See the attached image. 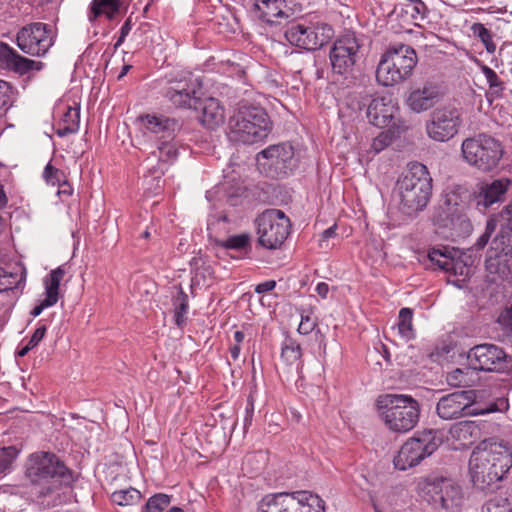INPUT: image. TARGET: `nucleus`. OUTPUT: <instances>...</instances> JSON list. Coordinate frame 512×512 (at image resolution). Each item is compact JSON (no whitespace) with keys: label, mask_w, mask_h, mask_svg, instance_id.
Instances as JSON below:
<instances>
[{"label":"nucleus","mask_w":512,"mask_h":512,"mask_svg":"<svg viewBox=\"0 0 512 512\" xmlns=\"http://www.w3.org/2000/svg\"><path fill=\"white\" fill-rule=\"evenodd\" d=\"M25 475L34 487L36 500L47 509L65 503L67 490L76 481L74 472L59 457L43 451L29 456Z\"/></svg>","instance_id":"f257e3e1"},{"label":"nucleus","mask_w":512,"mask_h":512,"mask_svg":"<svg viewBox=\"0 0 512 512\" xmlns=\"http://www.w3.org/2000/svg\"><path fill=\"white\" fill-rule=\"evenodd\" d=\"M512 467V452L502 444L483 440L472 451L469 475L473 487L480 491H493Z\"/></svg>","instance_id":"f03ea898"},{"label":"nucleus","mask_w":512,"mask_h":512,"mask_svg":"<svg viewBox=\"0 0 512 512\" xmlns=\"http://www.w3.org/2000/svg\"><path fill=\"white\" fill-rule=\"evenodd\" d=\"M271 131L270 117L259 106L242 105L229 118L228 137L233 142L252 145L262 142Z\"/></svg>","instance_id":"7ed1b4c3"},{"label":"nucleus","mask_w":512,"mask_h":512,"mask_svg":"<svg viewBox=\"0 0 512 512\" xmlns=\"http://www.w3.org/2000/svg\"><path fill=\"white\" fill-rule=\"evenodd\" d=\"M402 209L406 214L422 211L432 195V178L425 165L411 163L397 182Z\"/></svg>","instance_id":"20e7f679"},{"label":"nucleus","mask_w":512,"mask_h":512,"mask_svg":"<svg viewBox=\"0 0 512 512\" xmlns=\"http://www.w3.org/2000/svg\"><path fill=\"white\" fill-rule=\"evenodd\" d=\"M417 62L416 51L411 46L391 45L381 56L376 79L385 87L401 84L411 78Z\"/></svg>","instance_id":"39448f33"},{"label":"nucleus","mask_w":512,"mask_h":512,"mask_svg":"<svg viewBox=\"0 0 512 512\" xmlns=\"http://www.w3.org/2000/svg\"><path fill=\"white\" fill-rule=\"evenodd\" d=\"M377 408L386 426L394 432H408L419 421L420 404L410 395H381L377 399Z\"/></svg>","instance_id":"423d86ee"},{"label":"nucleus","mask_w":512,"mask_h":512,"mask_svg":"<svg viewBox=\"0 0 512 512\" xmlns=\"http://www.w3.org/2000/svg\"><path fill=\"white\" fill-rule=\"evenodd\" d=\"M498 323L512 333V303L498 317ZM468 359L474 370L504 373L512 370V356L498 345L484 343L470 349Z\"/></svg>","instance_id":"0eeeda50"},{"label":"nucleus","mask_w":512,"mask_h":512,"mask_svg":"<svg viewBox=\"0 0 512 512\" xmlns=\"http://www.w3.org/2000/svg\"><path fill=\"white\" fill-rule=\"evenodd\" d=\"M461 151L465 161L483 172L497 168L504 154L502 144L495 138L480 134L462 142Z\"/></svg>","instance_id":"6e6552de"},{"label":"nucleus","mask_w":512,"mask_h":512,"mask_svg":"<svg viewBox=\"0 0 512 512\" xmlns=\"http://www.w3.org/2000/svg\"><path fill=\"white\" fill-rule=\"evenodd\" d=\"M334 28L325 22H297L287 24L284 36L295 47L317 50L334 37Z\"/></svg>","instance_id":"1a4fd4ad"},{"label":"nucleus","mask_w":512,"mask_h":512,"mask_svg":"<svg viewBox=\"0 0 512 512\" xmlns=\"http://www.w3.org/2000/svg\"><path fill=\"white\" fill-rule=\"evenodd\" d=\"M441 443L442 439L436 430H426L418 436L410 438L394 457L395 468L404 471L419 464L436 451Z\"/></svg>","instance_id":"9d476101"},{"label":"nucleus","mask_w":512,"mask_h":512,"mask_svg":"<svg viewBox=\"0 0 512 512\" xmlns=\"http://www.w3.org/2000/svg\"><path fill=\"white\" fill-rule=\"evenodd\" d=\"M258 244L274 250L285 242L290 234L291 222L282 210L267 209L255 220Z\"/></svg>","instance_id":"9b49d317"},{"label":"nucleus","mask_w":512,"mask_h":512,"mask_svg":"<svg viewBox=\"0 0 512 512\" xmlns=\"http://www.w3.org/2000/svg\"><path fill=\"white\" fill-rule=\"evenodd\" d=\"M421 489L424 499L437 509L454 511L461 506L462 488L451 478L429 476L423 482Z\"/></svg>","instance_id":"f8f14e48"},{"label":"nucleus","mask_w":512,"mask_h":512,"mask_svg":"<svg viewBox=\"0 0 512 512\" xmlns=\"http://www.w3.org/2000/svg\"><path fill=\"white\" fill-rule=\"evenodd\" d=\"M258 169L271 178H283L296 167L294 148L288 143L270 145L257 154Z\"/></svg>","instance_id":"ddd939ff"},{"label":"nucleus","mask_w":512,"mask_h":512,"mask_svg":"<svg viewBox=\"0 0 512 512\" xmlns=\"http://www.w3.org/2000/svg\"><path fill=\"white\" fill-rule=\"evenodd\" d=\"M56 32L50 24L32 22L23 26L16 35L18 48L31 56H44L53 46Z\"/></svg>","instance_id":"4468645a"},{"label":"nucleus","mask_w":512,"mask_h":512,"mask_svg":"<svg viewBox=\"0 0 512 512\" xmlns=\"http://www.w3.org/2000/svg\"><path fill=\"white\" fill-rule=\"evenodd\" d=\"M462 124L461 112L454 106H441L434 109L426 122L429 138L436 142H447L459 131Z\"/></svg>","instance_id":"2eb2a0df"},{"label":"nucleus","mask_w":512,"mask_h":512,"mask_svg":"<svg viewBox=\"0 0 512 512\" xmlns=\"http://www.w3.org/2000/svg\"><path fill=\"white\" fill-rule=\"evenodd\" d=\"M476 402L475 390H459L439 398L436 414L442 420L450 421L480 414L473 409Z\"/></svg>","instance_id":"dca6fc26"},{"label":"nucleus","mask_w":512,"mask_h":512,"mask_svg":"<svg viewBox=\"0 0 512 512\" xmlns=\"http://www.w3.org/2000/svg\"><path fill=\"white\" fill-rule=\"evenodd\" d=\"M360 47L353 34H345L336 39L329 53L332 71L339 75L352 73L361 58Z\"/></svg>","instance_id":"f3484780"},{"label":"nucleus","mask_w":512,"mask_h":512,"mask_svg":"<svg viewBox=\"0 0 512 512\" xmlns=\"http://www.w3.org/2000/svg\"><path fill=\"white\" fill-rule=\"evenodd\" d=\"M510 183V180L506 178L478 183L472 191V206L479 212L485 213L494 204L505 200Z\"/></svg>","instance_id":"a211bd4d"},{"label":"nucleus","mask_w":512,"mask_h":512,"mask_svg":"<svg viewBox=\"0 0 512 512\" xmlns=\"http://www.w3.org/2000/svg\"><path fill=\"white\" fill-rule=\"evenodd\" d=\"M441 97L440 86L427 80L410 88L405 103L413 112L421 113L434 107Z\"/></svg>","instance_id":"6ab92c4d"},{"label":"nucleus","mask_w":512,"mask_h":512,"mask_svg":"<svg viewBox=\"0 0 512 512\" xmlns=\"http://www.w3.org/2000/svg\"><path fill=\"white\" fill-rule=\"evenodd\" d=\"M283 512H325V501L310 491L283 492Z\"/></svg>","instance_id":"aec40b11"},{"label":"nucleus","mask_w":512,"mask_h":512,"mask_svg":"<svg viewBox=\"0 0 512 512\" xmlns=\"http://www.w3.org/2000/svg\"><path fill=\"white\" fill-rule=\"evenodd\" d=\"M138 119L147 131L157 137L158 142L164 139L175 140L176 135L182 128L178 119L162 114L141 115Z\"/></svg>","instance_id":"412c9836"},{"label":"nucleus","mask_w":512,"mask_h":512,"mask_svg":"<svg viewBox=\"0 0 512 512\" xmlns=\"http://www.w3.org/2000/svg\"><path fill=\"white\" fill-rule=\"evenodd\" d=\"M397 113L398 107L390 97H376L368 106L367 118L376 127H394Z\"/></svg>","instance_id":"4be33fe9"},{"label":"nucleus","mask_w":512,"mask_h":512,"mask_svg":"<svg viewBox=\"0 0 512 512\" xmlns=\"http://www.w3.org/2000/svg\"><path fill=\"white\" fill-rule=\"evenodd\" d=\"M505 247L490 248L485 260L486 270L505 279L512 276V242L505 239Z\"/></svg>","instance_id":"5701e85b"},{"label":"nucleus","mask_w":512,"mask_h":512,"mask_svg":"<svg viewBox=\"0 0 512 512\" xmlns=\"http://www.w3.org/2000/svg\"><path fill=\"white\" fill-rule=\"evenodd\" d=\"M164 96L176 107L198 109L201 99L196 97L195 88L186 81H178L167 87Z\"/></svg>","instance_id":"b1692460"},{"label":"nucleus","mask_w":512,"mask_h":512,"mask_svg":"<svg viewBox=\"0 0 512 512\" xmlns=\"http://www.w3.org/2000/svg\"><path fill=\"white\" fill-rule=\"evenodd\" d=\"M198 109H201L199 120L207 129L213 130L223 123L224 109L217 99H201V104H198Z\"/></svg>","instance_id":"393cba45"},{"label":"nucleus","mask_w":512,"mask_h":512,"mask_svg":"<svg viewBox=\"0 0 512 512\" xmlns=\"http://www.w3.org/2000/svg\"><path fill=\"white\" fill-rule=\"evenodd\" d=\"M459 251L449 246L433 247L428 252L430 261L446 272L457 273Z\"/></svg>","instance_id":"a878e982"},{"label":"nucleus","mask_w":512,"mask_h":512,"mask_svg":"<svg viewBox=\"0 0 512 512\" xmlns=\"http://www.w3.org/2000/svg\"><path fill=\"white\" fill-rule=\"evenodd\" d=\"M450 437L462 446L473 444L480 438L481 430L475 421H460L451 425L448 431Z\"/></svg>","instance_id":"bb28decb"},{"label":"nucleus","mask_w":512,"mask_h":512,"mask_svg":"<svg viewBox=\"0 0 512 512\" xmlns=\"http://www.w3.org/2000/svg\"><path fill=\"white\" fill-rule=\"evenodd\" d=\"M472 191L463 186H457L445 194L444 204L450 213L464 211L472 206Z\"/></svg>","instance_id":"cd10ccee"},{"label":"nucleus","mask_w":512,"mask_h":512,"mask_svg":"<svg viewBox=\"0 0 512 512\" xmlns=\"http://www.w3.org/2000/svg\"><path fill=\"white\" fill-rule=\"evenodd\" d=\"M218 244L226 250L238 252V258H251V235L248 233L229 236L225 240L219 241Z\"/></svg>","instance_id":"c85d7f7f"},{"label":"nucleus","mask_w":512,"mask_h":512,"mask_svg":"<svg viewBox=\"0 0 512 512\" xmlns=\"http://www.w3.org/2000/svg\"><path fill=\"white\" fill-rule=\"evenodd\" d=\"M66 274L65 269L62 266L57 267L52 270L45 278H44V286H45V298L47 303H52L55 305L59 299V287L60 283L63 280Z\"/></svg>","instance_id":"c756f323"},{"label":"nucleus","mask_w":512,"mask_h":512,"mask_svg":"<svg viewBox=\"0 0 512 512\" xmlns=\"http://www.w3.org/2000/svg\"><path fill=\"white\" fill-rule=\"evenodd\" d=\"M121 5V0H93L90 6L89 20L93 22L101 15L113 19Z\"/></svg>","instance_id":"7c9ffc66"},{"label":"nucleus","mask_w":512,"mask_h":512,"mask_svg":"<svg viewBox=\"0 0 512 512\" xmlns=\"http://www.w3.org/2000/svg\"><path fill=\"white\" fill-rule=\"evenodd\" d=\"M446 226L450 228L452 235L456 237H465L473 229L471 221L463 211L450 213L447 217Z\"/></svg>","instance_id":"2f4dec72"},{"label":"nucleus","mask_w":512,"mask_h":512,"mask_svg":"<svg viewBox=\"0 0 512 512\" xmlns=\"http://www.w3.org/2000/svg\"><path fill=\"white\" fill-rule=\"evenodd\" d=\"M284 0H257V7L262 11V18L267 23H273L274 18H287L288 14L282 9Z\"/></svg>","instance_id":"473e14b6"},{"label":"nucleus","mask_w":512,"mask_h":512,"mask_svg":"<svg viewBox=\"0 0 512 512\" xmlns=\"http://www.w3.org/2000/svg\"><path fill=\"white\" fill-rule=\"evenodd\" d=\"M474 368H456L447 373L446 381L452 387H470L474 383Z\"/></svg>","instance_id":"72a5a7b5"},{"label":"nucleus","mask_w":512,"mask_h":512,"mask_svg":"<svg viewBox=\"0 0 512 512\" xmlns=\"http://www.w3.org/2000/svg\"><path fill=\"white\" fill-rule=\"evenodd\" d=\"M173 306H174V322L179 328H183L186 324V314L189 309V300L188 295L183 291L182 288L179 289L178 294L173 298Z\"/></svg>","instance_id":"f704fd0d"},{"label":"nucleus","mask_w":512,"mask_h":512,"mask_svg":"<svg viewBox=\"0 0 512 512\" xmlns=\"http://www.w3.org/2000/svg\"><path fill=\"white\" fill-rule=\"evenodd\" d=\"M142 499V494L139 490L129 487L127 489L118 490L111 494V501L119 506L136 505Z\"/></svg>","instance_id":"c9c22d12"},{"label":"nucleus","mask_w":512,"mask_h":512,"mask_svg":"<svg viewBox=\"0 0 512 512\" xmlns=\"http://www.w3.org/2000/svg\"><path fill=\"white\" fill-rule=\"evenodd\" d=\"M42 67V62L28 59L14 51V56L12 57L11 65L9 66L8 70H12L19 74H25L32 70L39 71L42 69Z\"/></svg>","instance_id":"e433bc0d"},{"label":"nucleus","mask_w":512,"mask_h":512,"mask_svg":"<svg viewBox=\"0 0 512 512\" xmlns=\"http://www.w3.org/2000/svg\"><path fill=\"white\" fill-rule=\"evenodd\" d=\"M302 352L300 344L287 337L282 344L281 359L288 365L295 364L301 358Z\"/></svg>","instance_id":"4c0bfd02"},{"label":"nucleus","mask_w":512,"mask_h":512,"mask_svg":"<svg viewBox=\"0 0 512 512\" xmlns=\"http://www.w3.org/2000/svg\"><path fill=\"white\" fill-rule=\"evenodd\" d=\"M283 492L267 494L258 503L257 512H283Z\"/></svg>","instance_id":"58836bf2"},{"label":"nucleus","mask_w":512,"mask_h":512,"mask_svg":"<svg viewBox=\"0 0 512 512\" xmlns=\"http://www.w3.org/2000/svg\"><path fill=\"white\" fill-rule=\"evenodd\" d=\"M406 2L403 5L402 11L410 14L415 25H419L418 21L424 20L429 13L428 7L422 0H406Z\"/></svg>","instance_id":"ea45409f"},{"label":"nucleus","mask_w":512,"mask_h":512,"mask_svg":"<svg viewBox=\"0 0 512 512\" xmlns=\"http://www.w3.org/2000/svg\"><path fill=\"white\" fill-rule=\"evenodd\" d=\"M399 321H398V330L402 337L407 340L413 339L415 337L412 319H413V310L410 308H402L399 311Z\"/></svg>","instance_id":"a19ab883"},{"label":"nucleus","mask_w":512,"mask_h":512,"mask_svg":"<svg viewBox=\"0 0 512 512\" xmlns=\"http://www.w3.org/2000/svg\"><path fill=\"white\" fill-rule=\"evenodd\" d=\"M80 109L78 107H68L64 114L63 122L65 126L58 130L59 136L75 133L79 128Z\"/></svg>","instance_id":"79ce46f5"},{"label":"nucleus","mask_w":512,"mask_h":512,"mask_svg":"<svg viewBox=\"0 0 512 512\" xmlns=\"http://www.w3.org/2000/svg\"><path fill=\"white\" fill-rule=\"evenodd\" d=\"M157 149L160 162L173 163L178 157V147L174 140L164 139L158 142Z\"/></svg>","instance_id":"37998d69"},{"label":"nucleus","mask_w":512,"mask_h":512,"mask_svg":"<svg viewBox=\"0 0 512 512\" xmlns=\"http://www.w3.org/2000/svg\"><path fill=\"white\" fill-rule=\"evenodd\" d=\"M480 69L487 80L491 93L497 97L501 96L505 90V83L499 78L497 73L487 65L481 64Z\"/></svg>","instance_id":"c03bdc74"},{"label":"nucleus","mask_w":512,"mask_h":512,"mask_svg":"<svg viewBox=\"0 0 512 512\" xmlns=\"http://www.w3.org/2000/svg\"><path fill=\"white\" fill-rule=\"evenodd\" d=\"M471 30L473 34L483 43L487 53L494 54L496 51V44L493 41L492 32L482 23H474L471 26Z\"/></svg>","instance_id":"a18cd8bd"},{"label":"nucleus","mask_w":512,"mask_h":512,"mask_svg":"<svg viewBox=\"0 0 512 512\" xmlns=\"http://www.w3.org/2000/svg\"><path fill=\"white\" fill-rule=\"evenodd\" d=\"M171 503V496L164 493H158L151 496L145 506L143 507L142 512H165L167 507Z\"/></svg>","instance_id":"49530a36"},{"label":"nucleus","mask_w":512,"mask_h":512,"mask_svg":"<svg viewBox=\"0 0 512 512\" xmlns=\"http://www.w3.org/2000/svg\"><path fill=\"white\" fill-rule=\"evenodd\" d=\"M14 102V92L12 85L4 80H0V117H3L12 107Z\"/></svg>","instance_id":"de8ad7c7"},{"label":"nucleus","mask_w":512,"mask_h":512,"mask_svg":"<svg viewBox=\"0 0 512 512\" xmlns=\"http://www.w3.org/2000/svg\"><path fill=\"white\" fill-rule=\"evenodd\" d=\"M501 217L504 223L501 225L500 244L512 242V201L503 209Z\"/></svg>","instance_id":"09e8293b"},{"label":"nucleus","mask_w":512,"mask_h":512,"mask_svg":"<svg viewBox=\"0 0 512 512\" xmlns=\"http://www.w3.org/2000/svg\"><path fill=\"white\" fill-rule=\"evenodd\" d=\"M19 450L15 446L0 448V475L5 474L17 458Z\"/></svg>","instance_id":"8fccbe9b"},{"label":"nucleus","mask_w":512,"mask_h":512,"mask_svg":"<svg viewBox=\"0 0 512 512\" xmlns=\"http://www.w3.org/2000/svg\"><path fill=\"white\" fill-rule=\"evenodd\" d=\"M43 177L48 184L66 186L67 182L64 180V173L60 169L48 163L44 168Z\"/></svg>","instance_id":"3c124183"},{"label":"nucleus","mask_w":512,"mask_h":512,"mask_svg":"<svg viewBox=\"0 0 512 512\" xmlns=\"http://www.w3.org/2000/svg\"><path fill=\"white\" fill-rule=\"evenodd\" d=\"M482 512H511V505L508 499L495 497L483 505Z\"/></svg>","instance_id":"603ef678"},{"label":"nucleus","mask_w":512,"mask_h":512,"mask_svg":"<svg viewBox=\"0 0 512 512\" xmlns=\"http://www.w3.org/2000/svg\"><path fill=\"white\" fill-rule=\"evenodd\" d=\"M14 51L8 44L0 42V69H9Z\"/></svg>","instance_id":"864d4df0"},{"label":"nucleus","mask_w":512,"mask_h":512,"mask_svg":"<svg viewBox=\"0 0 512 512\" xmlns=\"http://www.w3.org/2000/svg\"><path fill=\"white\" fill-rule=\"evenodd\" d=\"M17 284V275L7 273L4 270L0 273V292L13 290L17 287Z\"/></svg>","instance_id":"5fc2aeb1"},{"label":"nucleus","mask_w":512,"mask_h":512,"mask_svg":"<svg viewBox=\"0 0 512 512\" xmlns=\"http://www.w3.org/2000/svg\"><path fill=\"white\" fill-rule=\"evenodd\" d=\"M317 326V321L315 318H312L310 313H302L301 314V322L298 326V332L302 335H308L311 333L315 327Z\"/></svg>","instance_id":"6e6d98bb"},{"label":"nucleus","mask_w":512,"mask_h":512,"mask_svg":"<svg viewBox=\"0 0 512 512\" xmlns=\"http://www.w3.org/2000/svg\"><path fill=\"white\" fill-rule=\"evenodd\" d=\"M253 414H254V399L252 396H249L247 399V405L245 408L244 430H247V428L251 425Z\"/></svg>","instance_id":"4d7b16f0"},{"label":"nucleus","mask_w":512,"mask_h":512,"mask_svg":"<svg viewBox=\"0 0 512 512\" xmlns=\"http://www.w3.org/2000/svg\"><path fill=\"white\" fill-rule=\"evenodd\" d=\"M390 137L384 133H381L378 137L373 140L372 147L376 152H380L390 144Z\"/></svg>","instance_id":"13d9d810"},{"label":"nucleus","mask_w":512,"mask_h":512,"mask_svg":"<svg viewBox=\"0 0 512 512\" xmlns=\"http://www.w3.org/2000/svg\"><path fill=\"white\" fill-rule=\"evenodd\" d=\"M46 330L47 329H46L45 325L39 326L34 331V333L32 334V336L27 344L33 349L43 339V337L45 336Z\"/></svg>","instance_id":"bf43d9fd"},{"label":"nucleus","mask_w":512,"mask_h":512,"mask_svg":"<svg viewBox=\"0 0 512 512\" xmlns=\"http://www.w3.org/2000/svg\"><path fill=\"white\" fill-rule=\"evenodd\" d=\"M336 229H337V225L334 224L333 226L327 228L326 230H324L321 234V239H320V247H327V241L328 239L330 238H333L336 236Z\"/></svg>","instance_id":"052dcab7"},{"label":"nucleus","mask_w":512,"mask_h":512,"mask_svg":"<svg viewBox=\"0 0 512 512\" xmlns=\"http://www.w3.org/2000/svg\"><path fill=\"white\" fill-rule=\"evenodd\" d=\"M276 287V281L268 280L262 283H259L255 287V292L257 294H263L272 291Z\"/></svg>","instance_id":"680f3d73"},{"label":"nucleus","mask_w":512,"mask_h":512,"mask_svg":"<svg viewBox=\"0 0 512 512\" xmlns=\"http://www.w3.org/2000/svg\"><path fill=\"white\" fill-rule=\"evenodd\" d=\"M51 306H54L52 303H47V300L46 299H43L39 305L35 306L32 311H31V315L36 317V316H39L41 314V312L45 309V308H48V307H51Z\"/></svg>","instance_id":"e2e57ef3"},{"label":"nucleus","mask_w":512,"mask_h":512,"mask_svg":"<svg viewBox=\"0 0 512 512\" xmlns=\"http://www.w3.org/2000/svg\"><path fill=\"white\" fill-rule=\"evenodd\" d=\"M489 239H490V236H488L487 234L483 233L478 239L477 241L475 242L473 248H475L476 250H481L483 249L487 243L489 242Z\"/></svg>","instance_id":"0e129e2a"},{"label":"nucleus","mask_w":512,"mask_h":512,"mask_svg":"<svg viewBox=\"0 0 512 512\" xmlns=\"http://www.w3.org/2000/svg\"><path fill=\"white\" fill-rule=\"evenodd\" d=\"M315 290H316V292L318 293L319 296H321L322 298H326L327 294L329 292V286L325 282H320V283L317 284Z\"/></svg>","instance_id":"69168bd1"},{"label":"nucleus","mask_w":512,"mask_h":512,"mask_svg":"<svg viewBox=\"0 0 512 512\" xmlns=\"http://www.w3.org/2000/svg\"><path fill=\"white\" fill-rule=\"evenodd\" d=\"M497 223L494 218H490L486 222L485 231L484 233L491 237L493 232L496 230Z\"/></svg>","instance_id":"338daca9"},{"label":"nucleus","mask_w":512,"mask_h":512,"mask_svg":"<svg viewBox=\"0 0 512 512\" xmlns=\"http://www.w3.org/2000/svg\"><path fill=\"white\" fill-rule=\"evenodd\" d=\"M131 29H132V20H131V17H129L123 23V25L120 29V34L123 36H127L130 33Z\"/></svg>","instance_id":"774afa93"}]
</instances>
